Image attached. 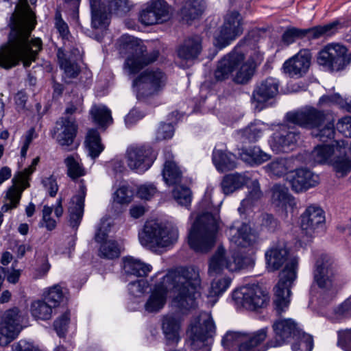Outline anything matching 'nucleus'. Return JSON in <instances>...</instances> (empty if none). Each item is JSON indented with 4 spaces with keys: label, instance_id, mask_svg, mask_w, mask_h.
Instances as JSON below:
<instances>
[{
    "label": "nucleus",
    "instance_id": "1",
    "mask_svg": "<svg viewBox=\"0 0 351 351\" xmlns=\"http://www.w3.org/2000/svg\"><path fill=\"white\" fill-rule=\"evenodd\" d=\"M8 41L0 47V67L9 69L23 62L25 67L35 61L42 49V41L36 38L29 40L35 26V15L27 0H20L10 17Z\"/></svg>",
    "mask_w": 351,
    "mask_h": 351
},
{
    "label": "nucleus",
    "instance_id": "2",
    "mask_svg": "<svg viewBox=\"0 0 351 351\" xmlns=\"http://www.w3.org/2000/svg\"><path fill=\"white\" fill-rule=\"evenodd\" d=\"M201 280L199 271L193 267H180L169 271L157 283L145 304L148 313H157L165 306L169 291L173 293L172 304L180 311L197 306Z\"/></svg>",
    "mask_w": 351,
    "mask_h": 351
},
{
    "label": "nucleus",
    "instance_id": "3",
    "mask_svg": "<svg viewBox=\"0 0 351 351\" xmlns=\"http://www.w3.org/2000/svg\"><path fill=\"white\" fill-rule=\"evenodd\" d=\"M267 268L271 271L278 270L285 263V267L280 274V280L274 287L273 304L277 315H280L289 307L291 287L297 278L298 260L289 258V250L284 241L274 243L265 254Z\"/></svg>",
    "mask_w": 351,
    "mask_h": 351
},
{
    "label": "nucleus",
    "instance_id": "4",
    "mask_svg": "<svg viewBox=\"0 0 351 351\" xmlns=\"http://www.w3.org/2000/svg\"><path fill=\"white\" fill-rule=\"evenodd\" d=\"M287 118L290 123L313 129L312 135L317 138L321 144H328L334 138V119L328 111L306 106L297 112L287 113Z\"/></svg>",
    "mask_w": 351,
    "mask_h": 351
},
{
    "label": "nucleus",
    "instance_id": "5",
    "mask_svg": "<svg viewBox=\"0 0 351 351\" xmlns=\"http://www.w3.org/2000/svg\"><path fill=\"white\" fill-rule=\"evenodd\" d=\"M219 221L217 215L210 213L199 215L189 234V244L196 252H207L215 245Z\"/></svg>",
    "mask_w": 351,
    "mask_h": 351
},
{
    "label": "nucleus",
    "instance_id": "6",
    "mask_svg": "<svg viewBox=\"0 0 351 351\" xmlns=\"http://www.w3.org/2000/svg\"><path fill=\"white\" fill-rule=\"evenodd\" d=\"M121 53H127L124 67L129 74L139 72L144 66L156 60L158 51H153L145 53L146 47L142 42L134 36L123 35L118 40Z\"/></svg>",
    "mask_w": 351,
    "mask_h": 351
},
{
    "label": "nucleus",
    "instance_id": "7",
    "mask_svg": "<svg viewBox=\"0 0 351 351\" xmlns=\"http://www.w3.org/2000/svg\"><path fill=\"white\" fill-rule=\"evenodd\" d=\"M138 237L141 243L144 246L149 248L165 247L177 241L178 230L171 225L151 221L145 223Z\"/></svg>",
    "mask_w": 351,
    "mask_h": 351
},
{
    "label": "nucleus",
    "instance_id": "8",
    "mask_svg": "<svg viewBox=\"0 0 351 351\" xmlns=\"http://www.w3.org/2000/svg\"><path fill=\"white\" fill-rule=\"evenodd\" d=\"M254 265V259L252 256H243L238 252L230 256L226 254L223 247L219 246L209 261L208 274L214 276L221 274L225 269L230 271H237L253 267Z\"/></svg>",
    "mask_w": 351,
    "mask_h": 351
},
{
    "label": "nucleus",
    "instance_id": "9",
    "mask_svg": "<svg viewBox=\"0 0 351 351\" xmlns=\"http://www.w3.org/2000/svg\"><path fill=\"white\" fill-rule=\"evenodd\" d=\"M166 74L159 69H146L133 81V88L138 100L146 101L158 95L165 86Z\"/></svg>",
    "mask_w": 351,
    "mask_h": 351
},
{
    "label": "nucleus",
    "instance_id": "10",
    "mask_svg": "<svg viewBox=\"0 0 351 351\" xmlns=\"http://www.w3.org/2000/svg\"><path fill=\"white\" fill-rule=\"evenodd\" d=\"M267 336V328L260 329L252 334L248 335L239 332H228L221 340L225 349L233 351H258L266 350V348H258Z\"/></svg>",
    "mask_w": 351,
    "mask_h": 351
},
{
    "label": "nucleus",
    "instance_id": "11",
    "mask_svg": "<svg viewBox=\"0 0 351 351\" xmlns=\"http://www.w3.org/2000/svg\"><path fill=\"white\" fill-rule=\"evenodd\" d=\"M215 324L208 313L202 312L198 317L197 324L192 326L189 332V343L195 351H210L209 345L215 334Z\"/></svg>",
    "mask_w": 351,
    "mask_h": 351
},
{
    "label": "nucleus",
    "instance_id": "12",
    "mask_svg": "<svg viewBox=\"0 0 351 351\" xmlns=\"http://www.w3.org/2000/svg\"><path fill=\"white\" fill-rule=\"evenodd\" d=\"M243 18L237 11L228 12L223 24L214 33V45L219 49L229 45L243 34Z\"/></svg>",
    "mask_w": 351,
    "mask_h": 351
},
{
    "label": "nucleus",
    "instance_id": "13",
    "mask_svg": "<svg viewBox=\"0 0 351 351\" xmlns=\"http://www.w3.org/2000/svg\"><path fill=\"white\" fill-rule=\"evenodd\" d=\"M317 62L330 71H339L350 64L351 56L345 46L330 43L319 52Z\"/></svg>",
    "mask_w": 351,
    "mask_h": 351
},
{
    "label": "nucleus",
    "instance_id": "14",
    "mask_svg": "<svg viewBox=\"0 0 351 351\" xmlns=\"http://www.w3.org/2000/svg\"><path fill=\"white\" fill-rule=\"evenodd\" d=\"M313 282L321 289L333 295L337 287V271L332 260L326 255H322L315 264Z\"/></svg>",
    "mask_w": 351,
    "mask_h": 351
},
{
    "label": "nucleus",
    "instance_id": "15",
    "mask_svg": "<svg viewBox=\"0 0 351 351\" xmlns=\"http://www.w3.org/2000/svg\"><path fill=\"white\" fill-rule=\"evenodd\" d=\"M235 303L247 310L254 311L267 306L268 293L258 285H251L236 289L232 293Z\"/></svg>",
    "mask_w": 351,
    "mask_h": 351
},
{
    "label": "nucleus",
    "instance_id": "16",
    "mask_svg": "<svg viewBox=\"0 0 351 351\" xmlns=\"http://www.w3.org/2000/svg\"><path fill=\"white\" fill-rule=\"evenodd\" d=\"M339 25L338 22H332L325 25L315 26L308 29L292 27L283 33L282 40L289 45L297 38L307 37L308 39H317L322 37H329L337 32Z\"/></svg>",
    "mask_w": 351,
    "mask_h": 351
},
{
    "label": "nucleus",
    "instance_id": "17",
    "mask_svg": "<svg viewBox=\"0 0 351 351\" xmlns=\"http://www.w3.org/2000/svg\"><path fill=\"white\" fill-rule=\"evenodd\" d=\"M22 317L18 308L6 311L0 322V346H6L19 335Z\"/></svg>",
    "mask_w": 351,
    "mask_h": 351
},
{
    "label": "nucleus",
    "instance_id": "18",
    "mask_svg": "<svg viewBox=\"0 0 351 351\" xmlns=\"http://www.w3.org/2000/svg\"><path fill=\"white\" fill-rule=\"evenodd\" d=\"M170 18V7L164 0H149L139 13V21L145 25L163 23Z\"/></svg>",
    "mask_w": 351,
    "mask_h": 351
},
{
    "label": "nucleus",
    "instance_id": "19",
    "mask_svg": "<svg viewBox=\"0 0 351 351\" xmlns=\"http://www.w3.org/2000/svg\"><path fill=\"white\" fill-rule=\"evenodd\" d=\"M274 337L267 343V348L281 346L295 339L301 331L291 319H279L272 325Z\"/></svg>",
    "mask_w": 351,
    "mask_h": 351
},
{
    "label": "nucleus",
    "instance_id": "20",
    "mask_svg": "<svg viewBox=\"0 0 351 351\" xmlns=\"http://www.w3.org/2000/svg\"><path fill=\"white\" fill-rule=\"evenodd\" d=\"M287 180L293 191L300 193L317 186L319 182V178L317 174L306 168H300L290 171Z\"/></svg>",
    "mask_w": 351,
    "mask_h": 351
},
{
    "label": "nucleus",
    "instance_id": "21",
    "mask_svg": "<svg viewBox=\"0 0 351 351\" xmlns=\"http://www.w3.org/2000/svg\"><path fill=\"white\" fill-rule=\"evenodd\" d=\"M278 93V82L274 78H267L263 81L254 89L252 101L254 107L261 110L265 107V103L274 97Z\"/></svg>",
    "mask_w": 351,
    "mask_h": 351
},
{
    "label": "nucleus",
    "instance_id": "22",
    "mask_svg": "<svg viewBox=\"0 0 351 351\" xmlns=\"http://www.w3.org/2000/svg\"><path fill=\"white\" fill-rule=\"evenodd\" d=\"M77 125L71 117H62L57 122L53 130V137L62 146H69L76 136Z\"/></svg>",
    "mask_w": 351,
    "mask_h": 351
},
{
    "label": "nucleus",
    "instance_id": "23",
    "mask_svg": "<svg viewBox=\"0 0 351 351\" xmlns=\"http://www.w3.org/2000/svg\"><path fill=\"white\" fill-rule=\"evenodd\" d=\"M243 60V53L237 48L234 49L219 62L214 74L216 80L223 81L229 78Z\"/></svg>",
    "mask_w": 351,
    "mask_h": 351
},
{
    "label": "nucleus",
    "instance_id": "24",
    "mask_svg": "<svg viewBox=\"0 0 351 351\" xmlns=\"http://www.w3.org/2000/svg\"><path fill=\"white\" fill-rule=\"evenodd\" d=\"M311 56L309 51L300 50L297 54L283 64V69L290 76L301 77L306 73L311 64Z\"/></svg>",
    "mask_w": 351,
    "mask_h": 351
},
{
    "label": "nucleus",
    "instance_id": "25",
    "mask_svg": "<svg viewBox=\"0 0 351 351\" xmlns=\"http://www.w3.org/2000/svg\"><path fill=\"white\" fill-rule=\"evenodd\" d=\"M324 222V213L317 205L308 206L301 215V228L308 234H313L319 228H322Z\"/></svg>",
    "mask_w": 351,
    "mask_h": 351
},
{
    "label": "nucleus",
    "instance_id": "26",
    "mask_svg": "<svg viewBox=\"0 0 351 351\" xmlns=\"http://www.w3.org/2000/svg\"><path fill=\"white\" fill-rule=\"evenodd\" d=\"M91 12V27L103 30L109 23L110 14L108 12L106 0H89Z\"/></svg>",
    "mask_w": 351,
    "mask_h": 351
},
{
    "label": "nucleus",
    "instance_id": "27",
    "mask_svg": "<svg viewBox=\"0 0 351 351\" xmlns=\"http://www.w3.org/2000/svg\"><path fill=\"white\" fill-rule=\"evenodd\" d=\"M229 236L230 242L241 247L253 245L258 239L256 234L252 232L250 226L246 223H243L237 230L230 227Z\"/></svg>",
    "mask_w": 351,
    "mask_h": 351
},
{
    "label": "nucleus",
    "instance_id": "28",
    "mask_svg": "<svg viewBox=\"0 0 351 351\" xmlns=\"http://www.w3.org/2000/svg\"><path fill=\"white\" fill-rule=\"evenodd\" d=\"M299 138V134L295 132L287 131V127L282 125L280 128V132H276L269 141L273 152H287L281 149L295 143Z\"/></svg>",
    "mask_w": 351,
    "mask_h": 351
},
{
    "label": "nucleus",
    "instance_id": "29",
    "mask_svg": "<svg viewBox=\"0 0 351 351\" xmlns=\"http://www.w3.org/2000/svg\"><path fill=\"white\" fill-rule=\"evenodd\" d=\"M296 158H287V156H280L274 158L265 167V171L270 175L280 178L288 175L291 169L295 166Z\"/></svg>",
    "mask_w": 351,
    "mask_h": 351
},
{
    "label": "nucleus",
    "instance_id": "30",
    "mask_svg": "<svg viewBox=\"0 0 351 351\" xmlns=\"http://www.w3.org/2000/svg\"><path fill=\"white\" fill-rule=\"evenodd\" d=\"M202 51V39L195 36L186 39L178 49V56L186 61L196 59Z\"/></svg>",
    "mask_w": 351,
    "mask_h": 351
},
{
    "label": "nucleus",
    "instance_id": "31",
    "mask_svg": "<svg viewBox=\"0 0 351 351\" xmlns=\"http://www.w3.org/2000/svg\"><path fill=\"white\" fill-rule=\"evenodd\" d=\"M181 321L173 315H167L163 317L162 328L167 344L177 343L180 340Z\"/></svg>",
    "mask_w": 351,
    "mask_h": 351
},
{
    "label": "nucleus",
    "instance_id": "32",
    "mask_svg": "<svg viewBox=\"0 0 351 351\" xmlns=\"http://www.w3.org/2000/svg\"><path fill=\"white\" fill-rule=\"evenodd\" d=\"M249 180L245 173H230L223 176L221 186L224 194L230 195L243 188Z\"/></svg>",
    "mask_w": 351,
    "mask_h": 351
},
{
    "label": "nucleus",
    "instance_id": "33",
    "mask_svg": "<svg viewBox=\"0 0 351 351\" xmlns=\"http://www.w3.org/2000/svg\"><path fill=\"white\" fill-rule=\"evenodd\" d=\"M263 60L261 55H258L256 60H248L246 62L241 61L240 64L236 67V74L233 80L237 84L247 83L252 77L256 64H259Z\"/></svg>",
    "mask_w": 351,
    "mask_h": 351
},
{
    "label": "nucleus",
    "instance_id": "34",
    "mask_svg": "<svg viewBox=\"0 0 351 351\" xmlns=\"http://www.w3.org/2000/svg\"><path fill=\"white\" fill-rule=\"evenodd\" d=\"M85 193L82 191L80 195L74 196L69 208V224L73 228L77 229L82 219L84 207Z\"/></svg>",
    "mask_w": 351,
    "mask_h": 351
},
{
    "label": "nucleus",
    "instance_id": "35",
    "mask_svg": "<svg viewBox=\"0 0 351 351\" xmlns=\"http://www.w3.org/2000/svg\"><path fill=\"white\" fill-rule=\"evenodd\" d=\"M162 179L168 186L180 184L182 173L177 163L172 159L166 160L162 171Z\"/></svg>",
    "mask_w": 351,
    "mask_h": 351
},
{
    "label": "nucleus",
    "instance_id": "36",
    "mask_svg": "<svg viewBox=\"0 0 351 351\" xmlns=\"http://www.w3.org/2000/svg\"><path fill=\"white\" fill-rule=\"evenodd\" d=\"M348 150L351 152V141L332 139L328 144H318L314 148L313 154H346Z\"/></svg>",
    "mask_w": 351,
    "mask_h": 351
},
{
    "label": "nucleus",
    "instance_id": "37",
    "mask_svg": "<svg viewBox=\"0 0 351 351\" xmlns=\"http://www.w3.org/2000/svg\"><path fill=\"white\" fill-rule=\"evenodd\" d=\"M330 167L337 178L346 177L351 172V155H329Z\"/></svg>",
    "mask_w": 351,
    "mask_h": 351
},
{
    "label": "nucleus",
    "instance_id": "38",
    "mask_svg": "<svg viewBox=\"0 0 351 351\" xmlns=\"http://www.w3.org/2000/svg\"><path fill=\"white\" fill-rule=\"evenodd\" d=\"M271 202L277 206H293L294 198L289 194V189L282 184H276L271 189Z\"/></svg>",
    "mask_w": 351,
    "mask_h": 351
},
{
    "label": "nucleus",
    "instance_id": "39",
    "mask_svg": "<svg viewBox=\"0 0 351 351\" xmlns=\"http://www.w3.org/2000/svg\"><path fill=\"white\" fill-rule=\"evenodd\" d=\"M151 269V265L132 257L125 258L123 261V270L127 275L145 276Z\"/></svg>",
    "mask_w": 351,
    "mask_h": 351
},
{
    "label": "nucleus",
    "instance_id": "40",
    "mask_svg": "<svg viewBox=\"0 0 351 351\" xmlns=\"http://www.w3.org/2000/svg\"><path fill=\"white\" fill-rule=\"evenodd\" d=\"M127 158L129 167L139 173L147 170L156 160L154 155H128Z\"/></svg>",
    "mask_w": 351,
    "mask_h": 351
},
{
    "label": "nucleus",
    "instance_id": "41",
    "mask_svg": "<svg viewBox=\"0 0 351 351\" xmlns=\"http://www.w3.org/2000/svg\"><path fill=\"white\" fill-rule=\"evenodd\" d=\"M57 56L60 66L64 71L65 82L69 83V82L67 79L76 77L80 73V68L76 63L67 59L66 55L61 49L58 50Z\"/></svg>",
    "mask_w": 351,
    "mask_h": 351
},
{
    "label": "nucleus",
    "instance_id": "42",
    "mask_svg": "<svg viewBox=\"0 0 351 351\" xmlns=\"http://www.w3.org/2000/svg\"><path fill=\"white\" fill-rule=\"evenodd\" d=\"M84 146L89 154H101L105 149L99 132L94 129L88 131L84 141Z\"/></svg>",
    "mask_w": 351,
    "mask_h": 351
},
{
    "label": "nucleus",
    "instance_id": "43",
    "mask_svg": "<svg viewBox=\"0 0 351 351\" xmlns=\"http://www.w3.org/2000/svg\"><path fill=\"white\" fill-rule=\"evenodd\" d=\"M204 4L201 0H188L181 9V14L186 20H193L202 14Z\"/></svg>",
    "mask_w": 351,
    "mask_h": 351
},
{
    "label": "nucleus",
    "instance_id": "44",
    "mask_svg": "<svg viewBox=\"0 0 351 351\" xmlns=\"http://www.w3.org/2000/svg\"><path fill=\"white\" fill-rule=\"evenodd\" d=\"M90 114L93 121L101 127H106L112 123L111 112L106 106H94Z\"/></svg>",
    "mask_w": 351,
    "mask_h": 351
},
{
    "label": "nucleus",
    "instance_id": "45",
    "mask_svg": "<svg viewBox=\"0 0 351 351\" xmlns=\"http://www.w3.org/2000/svg\"><path fill=\"white\" fill-rule=\"evenodd\" d=\"M212 160L216 169L221 173L231 171L237 166L235 155H213Z\"/></svg>",
    "mask_w": 351,
    "mask_h": 351
},
{
    "label": "nucleus",
    "instance_id": "46",
    "mask_svg": "<svg viewBox=\"0 0 351 351\" xmlns=\"http://www.w3.org/2000/svg\"><path fill=\"white\" fill-rule=\"evenodd\" d=\"M261 197L262 192L260 189L259 182L256 180L252 181L249 194L242 200L241 206L238 208L239 212L244 213L247 208H251Z\"/></svg>",
    "mask_w": 351,
    "mask_h": 351
},
{
    "label": "nucleus",
    "instance_id": "47",
    "mask_svg": "<svg viewBox=\"0 0 351 351\" xmlns=\"http://www.w3.org/2000/svg\"><path fill=\"white\" fill-rule=\"evenodd\" d=\"M53 308L54 307L45 300H38L32 304L31 313L36 319L47 320L51 317Z\"/></svg>",
    "mask_w": 351,
    "mask_h": 351
},
{
    "label": "nucleus",
    "instance_id": "48",
    "mask_svg": "<svg viewBox=\"0 0 351 351\" xmlns=\"http://www.w3.org/2000/svg\"><path fill=\"white\" fill-rule=\"evenodd\" d=\"M67 168V175L72 180H76L86 174L83 165L73 156H68L64 160Z\"/></svg>",
    "mask_w": 351,
    "mask_h": 351
},
{
    "label": "nucleus",
    "instance_id": "49",
    "mask_svg": "<svg viewBox=\"0 0 351 351\" xmlns=\"http://www.w3.org/2000/svg\"><path fill=\"white\" fill-rule=\"evenodd\" d=\"M291 348L293 351H311L313 346V337L302 331L293 339Z\"/></svg>",
    "mask_w": 351,
    "mask_h": 351
},
{
    "label": "nucleus",
    "instance_id": "50",
    "mask_svg": "<svg viewBox=\"0 0 351 351\" xmlns=\"http://www.w3.org/2000/svg\"><path fill=\"white\" fill-rule=\"evenodd\" d=\"M121 250L118 244L114 241H105L101 244L99 255L105 258L113 259L118 258Z\"/></svg>",
    "mask_w": 351,
    "mask_h": 351
},
{
    "label": "nucleus",
    "instance_id": "51",
    "mask_svg": "<svg viewBox=\"0 0 351 351\" xmlns=\"http://www.w3.org/2000/svg\"><path fill=\"white\" fill-rule=\"evenodd\" d=\"M174 186L175 188L172 193L176 202L182 206H189L192 198L190 189L179 184Z\"/></svg>",
    "mask_w": 351,
    "mask_h": 351
},
{
    "label": "nucleus",
    "instance_id": "52",
    "mask_svg": "<svg viewBox=\"0 0 351 351\" xmlns=\"http://www.w3.org/2000/svg\"><path fill=\"white\" fill-rule=\"evenodd\" d=\"M22 190L15 185L12 186L6 193V199L10 201L9 203H5L1 207L2 212H8V210L16 208L19 202Z\"/></svg>",
    "mask_w": 351,
    "mask_h": 351
},
{
    "label": "nucleus",
    "instance_id": "53",
    "mask_svg": "<svg viewBox=\"0 0 351 351\" xmlns=\"http://www.w3.org/2000/svg\"><path fill=\"white\" fill-rule=\"evenodd\" d=\"M134 191L127 185L121 186L113 194L114 202L119 204H128L132 200Z\"/></svg>",
    "mask_w": 351,
    "mask_h": 351
},
{
    "label": "nucleus",
    "instance_id": "54",
    "mask_svg": "<svg viewBox=\"0 0 351 351\" xmlns=\"http://www.w3.org/2000/svg\"><path fill=\"white\" fill-rule=\"evenodd\" d=\"M106 3L110 14L122 16L130 10L128 0H107Z\"/></svg>",
    "mask_w": 351,
    "mask_h": 351
},
{
    "label": "nucleus",
    "instance_id": "55",
    "mask_svg": "<svg viewBox=\"0 0 351 351\" xmlns=\"http://www.w3.org/2000/svg\"><path fill=\"white\" fill-rule=\"evenodd\" d=\"M64 296V293L62 287L59 285H56L49 289L45 300L55 308L62 301Z\"/></svg>",
    "mask_w": 351,
    "mask_h": 351
},
{
    "label": "nucleus",
    "instance_id": "56",
    "mask_svg": "<svg viewBox=\"0 0 351 351\" xmlns=\"http://www.w3.org/2000/svg\"><path fill=\"white\" fill-rule=\"evenodd\" d=\"M231 281L232 280L229 277L213 280L211 283L210 295L218 296L222 294L229 287Z\"/></svg>",
    "mask_w": 351,
    "mask_h": 351
},
{
    "label": "nucleus",
    "instance_id": "57",
    "mask_svg": "<svg viewBox=\"0 0 351 351\" xmlns=\"http://www.w3.org/2000/svg\"><path fill=\"white\" fill-rule=\"evenodd\" d=\"M149 287V283L144 279L131 282L128 284V291L130 295L135 298L141 297Z\"/></svg>",
    "mask_w": 351,
    "mask_h": 351
},
{
    "label": "nucleus",
    "instance_id": "58",
    "mask_svg": "<svg viewBox=\"0 0 351 351\" xmlns=\"http://www.w3.org/2000/svg\"><path fill=\"white\" fill-rule=\"evenodd\" d=\"M264 125L261 122L251 123L243 130V135L250 141H256L262 135Z\"/></svg>",
    "mask_w": 351,
    "mask_h": 351
},
{
    "label": "nucleus",
    "instance_id": "59",
    "mask_svg": "<svg viewBox=\"0 0 351 351\" xmlns=\"http://www.w3.org/2000/svg\"><path fill=\"white\" fill-rule=\"evenodd\" d=\"M69 321V311L65 312L63 315L55 320L53 323V327L59 337H64L65 335Z\"/></svg>",
    "mask_w": 351,
    "mask_h": 351
},
{
    "label": "nucleus",
    "instance_id": "60",
    "mask_svg": "<svg viewBox=\"0 0 351 351\" xmlns=\"http://www.w3.org/2000/svg\"><path fill=\"white\" fill-rule=\"evenodd\" d=\"M174 127L171 123H160L156 134L157 141L171 138L174 134Z\"/></svg>",
    "mask_w": 351,
    "mask_h": 351
},
{
    "label": "nucleus",
    "instance_id": "61",
    "mask_svg": "<svg viewBox=\"0 0 351 351\" xmlns=\"http://www.w3.org/2000/svg\"><path fill=\"white\" fill-rule=\"evenodd\" d=\"M334 314L337 319H341L351 317V297L334 309Z\"/></svg>",
    "mask_w": 351,
    "mask_h": 351
},
{
    "label": "nucleus",
    "instance_id": "62",
    "mask_svg": "<svg viewBox=\"0 0 351 351\" xmlns=\"http://www.w3.org/2000/svg\"><path fill=\"white\" fill-rule=\"evenodd\" d=\"M240 156L241 160L251 167L262 165L270 159L269 155H240Z\"/></svg>",
    "mask_w": 351,
    "mask_h": 351
},
{
    "label": "nucleus",
    "instance_id": "63",
    "mask_svg": "<svg viewBox=\"0 0 351 351\" xmlns=\"http://www.w3.org/2000/svg\"><path fill=\"white\" fill-rule=\"evenodd\" d=\"M157 193V188L152 183H145L141 185L138 189L139 197L145 200L152 199Z\"/></svg>",
    "mask_w": 351,
    "mask_h": 351
},
{
    "label": "nucleus",
    "instance_id": "64",
    "mask_svg": "<svg viewBox=\"0 0 351 351\" xmlns=\"http://www.w3.org/2000/svg\"><path fill=\"white\" fill-rule=\"evenodd\" d=\"M337 128L343 136L351 138V116L340 119L337 123Z\"/></svg>",
    "mask_w": 351,
    "mask_h": 351
}]
</instances>
